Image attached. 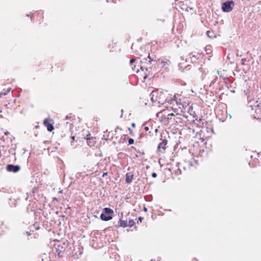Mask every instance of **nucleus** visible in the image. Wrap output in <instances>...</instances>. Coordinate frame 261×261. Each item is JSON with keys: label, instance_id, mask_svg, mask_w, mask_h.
Listing matches in <instances>:
<instances>
[{"label": "nucleus", "instance_id": "1", "mask_svg": "<svg viewBox=\"0 0 261 261\" xmlns=\"http://www.w3.org/2000/svg\"><path fill=\"white\" fill-rule=\"evenodd\" d=\"M114 211L109 207H105L103 209V213L100 214V218L102 221H108L113 218Z\"/></svg>", "mask_w": 261, "mask_h": 261}, {"label": "nucleus", "instance_id": "2", "mask_svg": "<svg viewBox=\"0 0 261 261\" xmlns=\"http://www.w3.org/2000/svg\"><path fill=\"white\" fill-rule=\"evenodd\" d=\"M234 6V3L232 0L228 1L222 4L221 9L224 12H229L232 11Z\"/></svg>", "mask_w": 261, "mask_h": 261}, {"label": "nucleus", "instance_id": "3", "mask_svg": "<svg viewBox=\"0 0 261 261\" xmlns=\"http://www.w3.org/2000/svg\"><path fill=\"white\" fill-rule=\"evenodd\" d=\"M20 166L18 165L8 164L6 167V170L8 172L16 173L20 170Z\"/></svg>", "mask_w": 261, "mask_h": 261}, {"label": "nucleus", "instance_id": "4", "mask_svg": "<svg viewBox=\"0 0 261 261\" xmlns=\"http://www.w3.org/2000/svg\"><path fill=\"white\" fill-rule=\"evenodd\" d=\"M167 144V140L166 139H163L162 142L158 145V151L160 153H163L166 148Z\"/></svg>", "mask_w": 261, "mask_h": 261}, {"label": "nucleus", "instance_id": "5", "mask_svg": "<svg viewBox=\"0 0 261 261\" xmlns=\"http://www.w3.org/2000/svg\"><path fill=\"white\" fill-rule=\"evenodd\" d=\"M56 252L59 257L63 256L64 252L65 250L64 244H59L56 247Z\"/></svg>", "mask_w": 261, "mask_h": 261}, {"label": "nucleus", "instance_id": "6", "mask_svg": "<svg viewBox=\"0 0 261 261\" xmlns=\"http://www.w3.org/2000/svg\"><path fill=\"white\" fill-rule=\"evenodd\" d=\"M50 120L46 118L43 121V124L47 127V129L49 132H51L54 129V125L50 123Z\"/></svg>", "mask_w": 261, "mask_h": 261}, {"label": "nucleus", "instance_id": "7", "mask_svg": "<svg viewBox=\"0 0 261 261\" xmlns=\"http://www.w3.org/2000/svg\"><path fill=\"white\" fill-rule=\"evenodd\" d=\"M133 174L132 172H127L126 174L125 181L127 184H130L132 181Z\"/></svg>", "mask_w": 261, "mask_h": 261}, {"label": "nucleus", "instance_id": "8", "mask_svg": "<svg viewBox=\"0 0 261 261\" xmlns=\"http://www.w3.org/2000/svg\"><path fill=\"white\" fill-rule=\"evenodd\" d=\"M90 134H89L87 136L86 139L87 140V143L89 146L90 147L93 146L94 145L95 141H94V139L92 138H90Z\"/></svg>", "mask_w": 261, "mask_h": 261}, {"label": "nucleus", "instance_id": "9", "mask_svg": "<svg viewBox=\"0 0 261 261\" xmlns=\"http://www.w3.org/2000/svg\"><path fill=\"white\" fill-rule=\"evenodd\" d=\"M118 226L119 227H122L123 228L127 226V222L126 220H122L121 219H119L118 222Z\"/></svg>", "mask_w": 261, "mask_h": 261}, {"label": "nucleus", "instance_id": "10", "mask_svg": "<svg viewBox=\"0 0 261 261\" xmlns=\"http://www.w3.org/2000/svg\"><path fill=\"white\" fill-rule=\"evenodd\" d=\"M10 202L9 203L11 207H16L17 205V201L15 199L10 198L9 199Z\"/></svg>", "mask_w": 261, "mask_h": 261}, {"label": "nucleus", "instance_id": "11", "mask_svg": "<svg viewBox=\"0 0 261 261\" xmlns=\"http://www.w3.org/2000/svg\"><path fill=\"white\" fill-rule=\"evenodd\" d=\"M135 224V222H134V220H129L128 222H127V226L131 227L133 226Z\"/></svg>", "mask_w": 261, "mask_h": 261}, {"label": "nucleus", "instance_id": "12", "mask_svg": "<svg viewBox=\"0 0 261 261\" xmlns=\"http://www.w3.org/2000/svg\"><path fill=\"white\" fill-rule=\"evenodd\" d=\"M11 88H9L7 89V90L5 91L4 90V91H2L1 92V94H2V95H7L8 93L10 92V91H11Z\"/></svg>", "mask_w": 261, "mask_h": 261}, {"label": "nucleus", "instance_id": "13", "mask_svg": "<svg viewBox=\"0 0 261 261\" xmlns=\"http://www.w3.org/2000/svg\"><path fill=\"white\" fill-rule=\"evenodd\" d=\"M147 58L149 59L148 63H149V64L151 63V61H153V62L155 61V60H154L153 58H151L149 54H148V55H147Z\"/></svg>", "mask_w": 261, "mask_h": 261}, {"label": "nucleus", "instance_id": "14", "mask_svg": "<svg viewBox=\"0 0 261 261\" xmlns=\"http://www.w3.org/2000/svg\"><path fill=\"white\" fill-rule=\"evenodd\" d=\"M6 192L2 191L1 189L0 188V198L4 197V196L6 194Z\"/></svg>", "mask_w": 261, "mask_h": 261}, {"label": "nucleus", "instance_id": "15", "mask_svg": "<svg viewBox=\"0 0 261 261\" xmlns=\"http://www.w3.org/2000/svg\"><path fill=\"white\" fill-rule=\"evenodd\" d=\"M174 116V115L173 113H170V114L167 115L166 118H167V119H171L172 118V117Z\"/></svg>", "mask_w": 261, "mask_h": 261}, {"label": "nucleus", "instance_id": "16", "mask_svg": "<svg viewBox=\"0 0 261 261\" xmlns=\"http://www.w3.org/2000/svg\"><path fill=\"white\" fill-rule=\"evenodd\" d=\"M170 63V62L169 60H166V61H162V63L163 64V67L165 66L166 64L168 65L169 63Z\"/></svg>", "mask_w": 261, "mask_h": 261}, {"label": "nucleus", "instance_id": "17", "mask_svg": "<svg viewBox=\"0 0 261 261\" xmlns=\"http://www.w3.org/2000/svg\"><path fill=\"white\" fill-rule=\"evenodd\" d=\"M128 144L132 145L134 143V140L133 138H129L128 140Z\"/></svg>", "mask_w": 261, "mask_h": 261}, {"label": "nucleus", "instance_id": "18", "mask_svg": "<svg viewBox=\"0 0 261 261\" xmlns=\"http://www.w3.org/2000/svg\"><path fill=\"white\" fill-rule=\"evenodd\" d=\"M71 138L72 140V141L71 142L70 144H71V146H73L74 145L73 141L75 140V136H72L71 137Z\"/></svg>", "mask_w": 261, "mask_h": 261}, {"label": "nucleus", "instance_id": "19", "mask_svg": "<svg viewBox=\"0 0 261 261\" xmlns=\"http://www.w3.org/2000/svg\"><path fill=\"white\" fill-rule=\"evenodd\" d=\"M136 60L134 58H132L130 60L129 63L131 65H133Z\"/></svg>", "mask_w": 261, "mask_h": 261}, {"label": "nucleus", "instance_id": "20", "mask_svg": "<svg viewBox=\"0 0 261 261\" xmlns=\"http://www.w3.org/2000/svg\"><path fill=\"white\" fill-rule=\"evenodd\" d=\"M191 58L192 62H196L197 58H196L195 55H193L192 57H191Z\"/></svg>", "mask_w": 261, "mask_h": 261}, {"label": "nucleus", "instance_id": "21", "mask_svg": "<svg viewBox=\"0 0 261 261\" xmlns=\"http://www.w3.org/2000/svg\"><path fill=\"white\" fill-rule=\"evenodd\" d=\"M132 70L134 71H136V72H138L139 71V69H136V66L134 65V66L132 67Z\"/></svg>", "mask_w": 261, "mask_h": 261}, {"label": "nucleus", "instance_id": "22", "mask_svg": "<svg viewBox=\"0 0 261 261\" xmlns=\"http://www.w3.org/2000/svg\"><path fill=\"white\" fill-rule=\"evenodd\" d=\"M206 34H207V35L209 37H211L212 36L211 35V34H212V32L210 31H207L206 32Z\"/></svg>", "mask_w": 261, "mask_h": 261}, {"label": "nucleus", "instance_id": "23", "mask_svg": "<svg viewBox=\"0 0 261 261\" xmlns=\"http://www.w3.org/2000/svg\"><path fill=\"white\" fill-rule=\"evenodd\" d=\"M147 59L146 57H144V58H143L141 60V62H145V63H147Z\"/></svg>", "mask_w": 261, "mask_h": 261}, {"label": "nucleus", "instance_id": "24", "mask_svg": "<svg viewBox=\"0 0 261 261\" xmlns=\"http://www.w3.org/2000/svg\"><path fill=\"white\" fill-rule=\"evenodd\" d=\"M151 176L153 178H155L157 176V174L155 172H153L151 174Z\"/></svg>", "mask_w": 261, "mask_h": 261}, {"label": "nucleus", "instance_id": "25", "mask_svg": "<svg viewBox=\"0 0 261 261\" xmlns=\"http://www.w3.org/2000/svg\"><path fill=\"white\" fill-rule=\"evenodd\" d=\"M241 61H242V64L245 65V62L246 61V59L245 58H243L241 60Z\"/></svg>", "mask_w": 261, "mask_h": 261}, {"label": "nucleus", "instance_id": "26", "mask_svg": "<svg viewBox=\"0 0 261 261\" xmlns=\"http://www.w3.org/2000/svg\"><path fill=\"white\" fill-rule=\"evenodd\" d=\"M142 220H143V218H142V217H139L138 218V221H137V223H139V222H142Z\"/></svg>", "mask_w": 261, "mask_h": 261}, {"label": "nucleus", "instance_id": "27", "mask_svg": "<svg viewBox=\"0 0 261 261\" xmlns=\"http://www.w3.org/2000/svg\"><path fill=\"white\" fill-rule=\"evenodd\" d=\"M144 130L147 132L149 130V127L148 126H145L144 127Z\"/></svg>", "mask_w": 261, "mask_h": 261}, {"label": "nucleus", "instance_id": "28", "mask_svg": "<svg viewBox=\"0 0 261 261\" xmlns=\"http://www.w3.org/2000/svg\"><path fill=\"white\" fill-rule=\"evenodd\" d=\"M107 175H108V173H107V172H105V173H103L102 174V176L103 177H104L105 176H107Z\"/></svg>", "mask_w": 261, "mask_h": 261}, {"label": "nucleus", "instance_id": "29", "mask_svg": "<svg viewBox=\"0 0 261 261\" xmlns=\"http://www.w3.org/2000/svg\"><path fill=\"white\" fill-rule=\"evenodd\" d=\"M208 47L210 48V47H211V46H206V50H206V54H209V53L207 51V48H208Z\"/></svg>", "mask_w": 261, "mask_h": 261}, {"label": "nucleus", "instance_id": "30", "mask_svg": "<svg viewBox=\"0 0 261 261\" xmlns=\"http://www.w3.org/2000/svg\"><path fill=\"white\" fill-rule=\"evenodd\" d=\"M140 69H141L142 71H144V70L145 69V68H144V67H142V66H141V67H140ZM145 69H146V70H147V68H145Z\"/></svg>", "mask_w": 261, "mask_h": 261}, {"label": "nucleus", "instance_id": "31", "mask_svg": "<svg viewBox=\"0 0 261 261\" xmlns=\"http://www.w3.org/2000/svg\"><path fill=\"white\" fill-rule=\"evenodd\" d=\"M151 94H152V97L151 98V99L152 101H153V97L154 96L153 92H152Z\"/></svg>", "mask_w": 261, "mask_h": 261}, {"label": "nucleus", "instance_id": "32", "mask_svg": "<svg viewBox=\"0 0 261 261\" xmlns=\"http://www.w3.org/2000/svg\"><path fill=\"white\" fill-rule=\"evenodd\" d=\"M71 118V116H66V119H69Z\"/></svg>", "mask_w": 261, "mask_h": 261}, {"label": "nucleus", "instance_id": "33", "mask_svg": "<svg viewBox=\"0 0 261 261\" xmlns=\"http://www.w3.org/2000/svg\"><path fill=\"white\" fill-rule=\"evenodd\" d=\"M143 210H144V211H145V212H147V207H144V208H143Z\"/></svg>", "mask_w": 261, "mask_h": 261}, {"label": "nucleus", "instance_id": "34", "mask_svg": "<svg viewBox=\"0 0 261 261\" xmlns=\"http://www.w3.org/2000/svg\"><path fill=\"white\" fill-rule=\"evenodd\" d=\"M123 110L122 109V110H121V116H120V117H122V115H123Z\"/></svg>", "mask_w": 261, "mask_h": 261}, {"label": "nucleus", "instance_id": "35", "mask_svg": "<svg viewBox=\"0 0 261 261\" xmlns=\"http://www.w3.org/2000/svg\"><path fill=\"white\" fill-rule=\"evenodd\" d=\"M132 126L133 127H135V126H136L135 123H133L132 124Z\"/></svg>", "mask_w": 261, "mask_h": 261}, {"label": "nucleus", "instance_id": "36", "mask_svg": "<svg viewBox=\"0 0 261 261\" xmlns=\"http://www.w3.org/2000/svg\"><path fill=\"white\" fill-rule=\"evenodd\" d=\"M147 75L146 74V75L144 76V79H146V78H147Z\"/></svg>", "mask_w": 261, "mask_h": 261}, {"label": "nucleus", "instance_id": "37", "mask_svg": "<svg viewBox=\"0 0 261 261\" xmlns=\"http://www.w3.org/2000/svg\"><path fill=\"white\" fill-rule=\"evenodd\" d=\"M133 46H134V44H133L132 45V49L133 48Z\"/></svg>", "mask_w": 261, "mask_h": 261}, {"label": "nucleus", "instance_id": "38", "mask_svg": "<svg viewBox=\"0 0 261 261\" xmlns=\"http://www.w3.org/2000/svg\"><path fill=\"white\" fill-rule=\"evenodd\" d=\"M139 156V154H136V157L138 158Z\"/></svg>", "mask_w": 261, "mask_h": 261}, {"label": "nucleus", "instance_id": "39", "mask_svg": "<svg viewBox=\"0 0 261 261\" xmlns=\"http://www.w3.org/2000/svg\"><path fill=\"white\" fill-rule=\"evenodd\" d=\"M27 16L29 17V16H30V14H27Z\"/></svg>", "mask_w": 261, "mask_h": 261}, {"label": "nucleus", "instance_id": "40", "mask_svg": "<svg viewBox=\"0 0 261 261\" xmlns=\"http://www.w3.org/2000/svg\"><path fill=\"white\" fill-rule=\"evenodd\" d=\"M107 2L108 3L109 2V0H107Z\"/></svg>", "mask_w": 261, "mask_h": 261}]
</instances>
